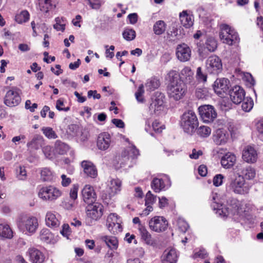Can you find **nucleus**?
<instances>
[{"label": "nucleus", "mask_w": 263, "mask_h": 263, "mask_svg": "<svg viewBox=\"0 0 263 263\" xmlns=\"http://www.w3.org/2000/svg\"><path fill=\"white\" fill-rule=\"evenodd\" d=\"M211 205L215 213L221 217L228 216L231 213L235 215L236 213L240 215H246L250 212L255 211L256 208L254 205L251 203H246L245 205L238 204L236 205L237 209L234 211L230 209L229 208L224 207L219 202V196L217 193H212L211 197Z\"/></svg>", "instance_id": "f257e3e1"}, {"label": "nucleus", "mask_w": 263, "mask_h": 263, "mask_svg": "<svg viewBox=\"0 0 263 263\" xmlns=\"http://www.w3.org/2000/svg\"><path fill=\"white\" fill-rule=\"evenodd\" d=\"M198 124V119L195 113L192 110L185 112L181 116L180 125L184 132L192 135Z\"/></svg>", "instance_id": "f03ea898"}, {"label": "nucleus", "mask_w": 263, "mask_h": 263, "mask_svg": "<svg viewBox=\"0 0 263 263\" xmlns=\"http://www.w3.org/2000/svg\"><path fill=\"white\" fill-rule=\"evenodd\" d=\"M17 227L23 233L31 235L35 233L38 228V220L32 216H23L18 219Z\"/></svg>", "instance_id": "7ed1b4c3"}, {"label": "nucleus", "mask_w": 263, "mask_h": 263, "mask_svg": "<svg viewBox=\"0 0 263 263\" xmlns=\"http://www.w3.org/2000/svg\"><path fill=\"white\" fill-rule=\"evenodd\" d=\"M229 187L232 192L241 195L248 194L250 189L249 184L241 175H238L235 178L231 179Z\"/></svg>", "instance_id": "20e7f679"}, {"label": "nucleus", "mask_w": 263, "mask_h": 263, "mask_svg": "<svg viewBox=\"0 0 263 263\" xmlns=\"http://www.w3.org/2000/svg\"><path fill=\"white\" fill-rule=\"evenodd\" d=\"M61 195L62 191L53 185L43 186L38 192L39 198L46 201H54Z\"/></svg>", "instance_id": "39448f33"}, {"label": "nucleus", "mask_w": 263, "mask_h": 263, "mask_svg": "<svg viewBox=\"0 0 263 263\" xmlns=\"http://www.w3.org/2000/svg\"><path fill=\"white\" fill-rule=\"evenodd\" d=\"M21 94L20 88L16 87H9L5 96L4 104L10 107L17 106L21 102Z\"/></svg>", "instance_id": "423d86ee"}, {"label": "nucleus", "mask_w": 263, "mask_h": 263, "mask_svg": "<svg viewBox=\"0 0 263 263\" xmlns=\"http://www.w3.org/2000/svg\"><path fill=\"white\" fill-rule=\"evenodd\" d=\"M219 37L221 41L225 44L232 45L237 42L239 39L238 35L234 29L226 24L220 25Z\"/></svg>", "instance_id": "0eeeda50"}, {"label": "nucleus", "mask_w": 263, "mask_h": 263, "mask_svg": "<svg viewBox=\"0 0 263 263\" xmlns=\"http://www.w3.org/2000/svg\"><path fill=\"white\" fill-rule=\"evenodd\" d=\"M186 90L185 83H168L167 86L168 97L176 101L181 99L185 95Z\"/></svg>", "instance_id": "6e6552de"}, {"label": "nucleus", "mask_w": 263, "mask_h": 263, "mask_svg": "<svg viewBox=\"0 0 263 263\" xmlns=\"http://www.w3.org/2000/svg\"><path fill=\"white\" fill-rule=\"evenodd\" d=\"M200 116L205 123L213 122L217 117V113L214 107L210 105L200 106L198 108Z\"/></svg>", "instance_id": "1a4fd4ad"}, {"label": "nucleus", "mask_w": 263, "mask_h": 263, "mask_svg": "<svg viewBox=\"0 0 263 263\" xmlns=\"http://www.w3.org/2000/svg\"><path fill=\"white\" fill-rule=\"evenodd\" d=\"M103 206L100 203L93 202L88 204L86 207V215L91 220L97 221L103 215Z\"/></svg>", "instance_id": "9d476101"}, {"label": "nucleus", "mask_w": 263, "mask_h": 263, "mask_svg": "<svg viewBox=\"0 0 263 263\" xmlns=\"http://www.w3.org/2000/svg\"><path fill=\"white\" fill-rule=\"evenodd\" d=\"M148 224L151 230L160 233L166 230L168 222L164 217L156 216L149 221Z\"/></svg>", "instance_id": "9b49d317"}, {"label": "nucleus", "mask_w": 263, "mask_h": 263, "mask_svg": "<svg viewBox=\"0 0 263 263\" xmlns=\"http://www.w3.org/2000/svg\"><path fill=\"white\" fill-rule=\"evenodd\" d=\"M165 101V95L161 92H156L155 98L149 106V109L151 112H153L156 114H159L160 111L164 108Z\"/></svg>", "instance_id": "f8f14e48"}, {"label": "nucleus", "mask_w": 263, "mask_h": 263, "mask_svg": "<svg viewBox=\"0 0 263 263\" xmlns=\"http://www.w3.org/2000/svg\"><path fill=\"white\" fill-rule=\"evenodd\" d=\"M171 183L170 178L167 175H164L161 178H154L151 184V186L154 191L158 193L165 188L171 186Z\"/></svg>", "instance_id": "ddd939ff"}, {"label": "nucleus", "mask_w": 263, "mask_h": 263, "mask_svg": "<svg viewBox=\"0 0 263 263\" xmlns=\"http://www.w3.org/2000/svg\"><path fill=\"white\" fill-rule=\"evenodd\" d=\"M206 69L211 73L217 74L222 69L221 61L216 55L210 57L206 61Z\"/></svg>", "instance_id": "4468645a"}, {"label": "nucleus", "mask_w": 263, "mask_h": 263, "mask_svg": "<svg viewBox=\"0 0 263 263\" xmlns=\"http://www.w3.org/2000/svg\"><path fill=\"white\" fill-rule=\"evenodd\" d=\"M231 100L236 104L240 103L244 99L245 90L238 85H235L230 88L229 92Z\"/></svg>", "instance_id": "2eb2a0df"}, {"label": "nucleus", "mask_w": 263, "mask_h": 263, "mask_svg": "<svg viewBox=\"0 0 263 263\" xmlns=\"http://www.w3.org/2000/svg\"><path fill=\"white\" fill-rule=\"evenodd\" d=\"M82 195L83 201L88 204L95 202L96 200V194L93 187L90 185H85L82 190Z\"/></svg>", "instance_id": "dca6fc26"}, {"label": "nucleus", "mask_w": 263, "mask_h": 263, "mask_svg": "<svg viewBox=\"0 0 263 263\" xmlns=\"http://www.w3.org/2000/svg\"><path fill=\"white\" fill-rule=\"evenodd\" d=\"M47 226L51 228H56L60 224V215L55 212L48 211L45 216Z\"/></svg>", "instance_id": "f3484780"}, {"label": "nucleus", "mask_w": 263, "mask_h": 263, "mask_svg": "<svg viewBox=\"0 0 263 263\" xmlns=\"http://www.w3.org/2000/svg\"><path fill=\"white\" fill-rule=\"evenodd\" d=\"M176 54L179 61L186 62L191 57V50L187 45L183 44L178 45Z\"/></svg>", "instance_id": "a211bd4d"}, {"label": "nucleus", "mask_w": 263, "mask_h": 263, "mask_svg": "<svg viewBox=\"0 0 263 263\" xmlns=\"http://www.w3.org/2000/svg\"><path fill=\"white\" fill-rule=\"evenodd\" d=\"M242 158L247 163H254L257 161V154L253 147L247 146L242 151Z\"/></svg>", "instance_id": "6ab92c4d"}, {"label": "nucleus", "mask_w": 263, "mask_h": 263, "mask_svg": "<svg viewBox=\"0 0 263 263\" xmlns=\"http://www.w3.org/2000/svg\"><path fill=\"white\" fill-rule=\"evenodd\" d=\"M229 137V133L226 129L219 128L214 133L213 139L216 144L223 145L227 142Z\"/></svg>", "instance_id": "aec40b11"}, {"label": "nucleus", "mask_w": 263, "mask_h": 263, "mask_svg": "<svg viewBox=\"0 0 263 263\" xmlns=\"http://www.w3.org/2000/svg\"><path fill=\"white\" fill-rule=\"evenodd\" d=\"M111 142V136L108 133H102L99 135L97 139V146L102 151L107 149Z\"/></svg>", "instance_id": "412c9836"}, {"label": "nucleus", "mask_w": 263, "mask_h": 263, "mask_svg": "<svg viewBox=\"0 0 263 263\" xmlns=\"http://www.w3.org/2000/svg\"><path fill=\"white\" fill-rule=\"evenodd\" d=\"M81 166L83 172L88 177L95 178L98 176V171L92 162L88 160H84L81 162Z\"/></svg>", "instance_id": "4be33fe9"}, {"label": "nucleus", "mask_w": 263, "mask_h": 263, "mask_svg": "<svg viewBox=\"0 0 263 263\" xmlns=\"http://www.w3.org/2000/svg\"><path fill=\"white\" fill-rule=\"evenodd\" d=\"M178 255L176 250L174 248H168L163 253L161 256L162 263H176Z\"/></svg>", "instance_id": "5701e85b"}, {"label": "nucleus", "mask_w": 263, "mask_h": 263, "mask_svg": "<svg viewBox=\"0 0 263 263\" xmlns=\"http://www.w3.org/2000/svg\"><path fill=\"white\" fill-rule=\"evenodd\" d=\"M28 253L30 260L32 263H43L44 262L45 256L39 249L31 248L29 249Z\"/></svg>", "instance_id": "b1692460"}, {"label": "nucleus", "mask_w": 263, "mask_h": 263, "mask_svg": "<svg viewBox=\"0 0 263 263\" xmlns=\"http://www.w3.org/2000/svg\"><path fill=\"white\" fill-rule=\"evenodd\" d=\"M230 83H214L212 85L215 92L219 96L223 97L229 92L231 86Z\"/></svg>", "instance_id": "393cba45"}, {"label": "nucleus", "mask_w": 263, "mask_h": 263, "mask_svg": "<svg viewBox=\"0 0 263 263\" xmlns=\"http://www.w3.org/2000/svg\"><path fill=\"white\" fill-rule=\"evenodd\" d=\"M236 160V156L232 153L226 154L221 159V164L225 168H229L233 166Z\"/></svg>", "instance_id": "a878e982"}, {"label": "nucleus", "mask_w": 263, "mask_h": 263, "mask_svg": "<svg viewBox=\"0 0 263 263\" xmlns=\"http://www.w3.org/2000/svg\"><path fill=\"white\" fill-rule=\"evenodd\" d=\"M139 155V150L136 148L135 145H132L122 152V157L129 160L130 159L136 158Z\"/></svg>", "instance_id": "bb28decb"}, {"label": "nucleus", "mask_w": 263, "mask_h": 263, "mask_svg": "<svg viewBox=\"0 0 263 263\" xmlns=\"http://www.w3.org/2000/svg\"><path fill=\"white\" fill-rule=\"evenodd\" d=\"M39 237L42 241L47 243H54L55 241L53 234L47 228H44L41 230Z\"/></svg>", "instance_id": "cd10ccee"}, {"label": "nucleus", "mask_w": 263, "mask_h": 263, "mask_svg": "<svg viewBox=\"0 0 263 263\" xmlns=\"http://www.w3.org/2000/svg\"><path fill=\"white\" fill-rule=\"evenodd\" d=\"M13 237V232L10 226L5 223H0V237L11 239Z\"/></svg>", "instance_id": "c85d7f7f"}, {"label": "nucleus", "mask_w": 263, "mask_h": 263, "mask_svg": "<svg viewBox=\"0 0 263 263\" xmlns=\"http://www.w3.org/2000/svg\"><path fill=\"white\" fill-rule=\"evenodd\" d=\"M54 147L57 156L58 155H65L69 149V146L67 144L60 140H57L55 142Z\"/></svg>", "instance_id": "c756f323"}, {"label": "nucleus", "mask_w": 263, "mask_h": 263, "mask_svg": "<svg viewBox=\"0 0 263 263\" xmlns=\"http://www.w3.org/2000/svg\"><path fill=\"white\" fill-rule=\"evenodd\" d=\"M179 16L181 24L185 28H190L193 25V17L187 14L186 11L180 13Z\"/></svg>", "instance_id": "7c9ffc66"}, {"label": "nucleus", "mask_w": 263, "mask_h": 263, "mask_svg": "<svg viewBox=\"0 0 263 263\" xmlns=\"http://www.w3.org/2000/svg\"><path fill=\"white\" fill-rule=\"evenodd\" d=\"M43 138L39 135H35L32 139L27 144V146L30 149H38L41 146Z\"/></svg>", "instance_id": "2f4dec72"}, {"label": "nucleus", "mask_w": 263, "mask_h": 263, "mask_svg": "<svg viewBox=\"0 0 263 263\" xmlns=\"http://www.w3.org/2000/svg\"><path fill=\"white\" fill-rule=\"evenodd\" d=\"M166 28V24L163 21H157L154 25L153 31L155 34L161 35L163 34Z\"/></svg>", "instance_id": "473e14b6"}, {"label": "nucleus", "mask_w": 263, "mask_h": 263, "mask_svg": "<svg viewBox=\"0 0 263 263\" xmlns=\"http://www.w3.org/2000/svg\"><path fill=\"white\" fill-rule=\"evenodd\" d=\"M41 177L44 181H51L54 179V173L48 167L42 168L41 171Z\"/></svg>", "instance_id": "72a5a7b5"}, {"label": "nucleus", "mask_w": 263, "mask_h": 263, "mask_svg": "<svg viewBox=\"0 0 263 263\" xmlns=\"http://www.w3.org/2000/svg\"><path fill=\"white\" fill-rule=\"evenodd\" d=\"M241 173V175L244 177L245 179H246L247 180H252L256 176L255 170L250 166H248L243 168Z\"/></svg>", "instance_id": "f704fd0d"}, {"label": "nucleus", "mask_w": 263, "mask_h": 263, "mask_svg": "<svg viewBox=\"0 0 263 263\" xmlns=\"http://www.w3.org/2000/svg\"><path fill=\"white\" fill-rule=\"evenodd\" d=\"M102 240L105 242L109 248L115 249L117 248L118 242L116 237L104 236L102 237Z\"/></svg>", "instance_id": "c9c22d12"}, {"label": "nucleus", "mask_w": 263, "mask_h": 263, "mask_svg": "<svg viewBox=\"0 0 263 263\" xmlns=\"http://www.w3.org/2000/svg\"><path fill=\"white\" fill-rule=\"evenodd\" d=\"M182 80V82H190L192 81L193 78V72L189 67H185L183 68L181 71Z\"/></svg>", "instance_id": "e433bc0d"}, {"label": "nucleus", "mask_w": 263, "mask_h": 263, "mask_svg": "<svg viewBox=\"0 0 263 263\" xmlns=\"http://www.w3.org/2000/svg\"><path fill=\"white\" fill-rule=\"evenodd\" d=\"M181 80L182 77L175 70H171L165 77V80L168 82H178Z\"/></svg>", "instance_id": "4c0bfd02"}, {"label": "nucleus", "mask_w": 263, "mask_h": 263, "mask_svg": "<svg viewBox=\"0 0 263 263\" xmlns=\"http://www.w3.org/2000/svg\"><path fill=\"white\" fill-rule=\"evenodd\" d=\"M236 79L238 81H242L244 82H253L254 80L252 76L248 72L239 71L236 74Z\"/></svg>", "instance_id": "58836bf2"}, {"label": "nucleus", "mask_w": 263, "mask_h": 263, "mask_svg": "<svg viewBox=\"0 0 263 263\" xmlns=\"http://www.w3.org/2000/svg\"><path fill=\"white\" fill-rule=\"evenodd\" d=\"M196 129L197 135L202 138L208 137L211 134V128L208 126L202 125Z\"/></svg>", "instance_id": "ea45409f"}, {"label": "nucleus", "mask_w": 263, "mask_h": 263, "mask_svg": "<svg viewBox=\"0 0 263 263\" xmlns=\"http://www.w3.org/2000/svg\"><path fill=\"white\" fill-rule=\"evenodd\" d=\"M42 151L45 156L49 159H53L56 157L55 148L53 149L49 145H46L43 147Z\"/></svg>", "instance_id": "a19ab883"}, {"label": "nucleus", "mask_w": 263, "mask_h": 263, "mask_svg": "<svg viewBox=\"0 0 263 263\" xmlns=\"http://www.w3.org/2000/svg\"><path fill=\"white\" fill-rule=\"evenodd\" d=\"M41 130L44 136L49 139H55L58 138L56 133L50 127H43Z\"/></svg>", "instance_id": "79ce46f5"}, {"label": "nucleus", "mask_w": 263, "mask_h": 263, "mask_svg": "<svg viewBox=\"0 0 263 263\" xmlns=\"http://www.w3.org/2000/svg\"><path fill=\"white\" fill-rule=\"evenodd\" d=\"M29 14L26 10H23L15 15V21L18 24H22L28 21Z\"/></svg>", "instance_id": "37998d69"}, {"label": "nucleus", "mask_w": 263, "mask_h": 263, "mask_svg": "<svg viewBox=\"0 0 263 263\" xmlns=\"http://www.w3.org/2000/svg\"><path fill=\"white\" fill-rule=\"evenodd\" d=\"M241 105L242 109L246 112L250 111L254 105L253 100L249 97L244 98Z\"/></svg>", "instance_id": "c03bdc74"}, {"label": "nucleus", "mask_w": 263, "mask_h": 263, "mask_svg": "<svg viewBox=\"0 0 263 263\" xmlns=\"http://www.w3.org/2000/svg\"><path fill=\"white\" fill-rule=\"evenodd\" d=\"M122 183L119 179H114L110 182V189L114 193H117L121 189Z\"/></svg>", "instance_id": "a18cd8bd"}, {"label": "nucleus", "mask_w": 263, "mask_h": 263, "mask_svg": "<svg viewBox=\"0 0 263 263\" xmlns=\"http://www.w3.org/2000/svg\"><path fill=\"white\" fill-rule=\"evenodd\" d=\"M144 86L143 84H141L138 87L137 90L135 92V96L137 101L140 103H143L145 102V99L143 96L144 93Z\"/></svg>", "instance_id": "49530a36"}, {"label": "nucleus", "mask_w": 263, "mask_h": 263, "mask_svg": "<svg viewBox=\"0 0 263 263\" xmlns=\"http://www.w3.org/2000/svg\"><path fill=\"white\" fill-rule=\"evenodd\" d=\"M138 229L142 238L147 243H149L151 241V235L146 229L142 225H140Z\"/></svg>", "instance_id": "de8ad7c7"}, {"label": "nucleus", "mask_w": 263, "mask_h": 263, "mask_svg": "<svg viewBox=\"0 0 263 263\" xmlns=\"http://www.w3.org/2000/svg\"><path fill=\"white\" fill-rule=\"evenodd\" d=\"M123 38L127 41H132L136 37V32L132 29H125L122 33Z\"/></svg>", "instance_id": "09e8293b"}, {"label": "nucleus", "mask_w": 263, "mask_h": 263, "mask_svg": "<svg viewBox=\"0 0 263 263\" xmlns=\"http://www.w3.org/2000/svg\"><path fill=\"white\" fill-rule=\"evenodd\" d=\"M107 228L109 231L112 234H117L120 232L122 230L121 223H117V224L115 222L110 223V227H109L108 224H106Z\"/></svg>", "instance_id": "8fccbe9b"}, {"label": "nucleus", "mask_w": 263, "mask_h": 263, "mask_svg": "<svg viewBox=\"0 0 263 263\" xmlns=\"http://www.w3.org/2000/svg\"><path fill=\"white\" fill-rule=\"evenodd\" d=\"M177 226L178 230L182 232L185 233L189 228L187 223L182 218H178L177 221Z\"/></svg>", "instance_id": "3c124183"}, {"label": "nucleus", "mask_w": 263, "mask_h": 263, "mask_svg": "<svg viewBox=\"0 0 263 263\" xmlns=\"http://www.w3.org/2000/svg\"><path fill=\"white\" fill-rule=\"evenodd\" d=\"M196 95L198 99L205 98L209 95V89L204 87H198L196 90Z\"/></svg>", "instance_id": "603ef678"}, {"label": "nucleus", "mask_w": 263, "mask_h": 263, "mask_svg": "<svg viewBox=\"0 0 263 263\" xmlns=\"http://www.w3.org/2000/svg\"><path fill=\"white\" fill-rule=\"evenodd\" d=\"M114 222H115L116 224H117V223H121V220L120 217H119L116 214L111 213L108 215L107 218L106 224H108L110 227V223Z\"/></svg>", "instance_id": "864d4df0"}, {"label": "nucleus", "mask_w": 263, "mask_h": 263, "mask_svg": "<svg viewBox=\"0 0 263 263\" xmlns=\"http://www.w3.org/2000/svg\"><path fill=\"white\" fill-rule=\"evenodd\" d=\"M157 197L153 195L151 191H148L146 194L145 199V205H152L156 201Z\"/></svg>", "instance_id": "5fc2aeb1"}, {"label": "nucleus", "mask_w": 263, "mask_h": 263, "mask_svg": "<svg viewBox=\"0 0 263 263\" xmlns=\"http://www.w3.org/2000/svg\"><path fill=\"white\" fill-rule=\"evenodd\" d=\"M55 107L59 111L66 112L70 110L69 107H65L64 101L62 99H59L57 101Z\"/></svg>", "instance_id": "6e6d98bb"}, {"label": "nucleus", "mask_w": 263, "mask_h": 263, "mask_svg": "<svg viewBox=\"0 0 263 263\" xmlns=\"http://www.w3.org/2000/svg\"><path fill=\"white\" fill-rule=\"evenodd\" d=\"M217 48V43L213 39H209L206 43V48L211 52H213Z\"/></svg>", "instance_id": "4d7b16f0"}, {"label": "nucleus", "mask_w": 263, "mask_h": 263, "mask_svg": "<svg viewBox=\"0 0 263 263\" xmlns=\"http://www.w3.org/2000/svg\"><path fill=\"white\" fill-rule=\"evenodd\" d=\"M79 190L78 184H73L70 190L69 195L71 199L74 200L77 199L78 192Z\"/></svg>", "instance_id": "13d9d810"}, {"label": "nucleus", "mask_w": 263, "mask_h": 263, "mask_svg": "<svg viewBox=\"0 0 263 263\" xmlns=\"http://www.w3.org/2000/svg\"><path fill=\"white\" fill-rule=\"evenodd\" d=\"M224 177L221 174L216 175L213 180V184L216 186H219L221 185L223 183V180Z\"/></svg>", "instance_id": "bf43d9fd"}, {"label": "nucleus", "mask_w": 263, "mask_h": 263, "mask_svg": "<svg viewBox=\"0 0 263 263\" xmlns=\"http://www.w3.org/2000/svg\"><path fill=\"white\" fill-rule=\"evenodd\" d=\"M207 256V252L204 249H200L198 251L195 252L193 255L194 259L197 258H204Z\"/></svg>", "instance_id": "052dcab7"}, {"label": "nucleus", "mask_w": 263, "mask_h": 263, "mask_svg": "<svg viewBox=\"0 0 263 263\" xmlns=\"http://www.w3.org/2000/svg\"><path fill=\"white\" fill-rule=\"evenodd\" d=\"M144 86L146 91L151 92L159 87V83H144Z\"/></svg>", "instance_id": "680f3d73"}, {"label": "nucleus", "mask_w": 263, "mask_h": 263, "mask_svg": "<svg viewBox=\"0 0 263 263\" xmlns=\"http://www.w3.org/2000/svg\"><path fill=\"white\" fill-rule=\"evenodd\" d=\"M196 78L199 81H206V75L201 71V67H198L197 69Z\"/></svg>", "instance_id": "e2e57ef3"}, {"label": "nucleus", "mask_w": 263, "mask_h": 263, "mask_svg": "<svg viewBox=\"0 0 263 263\" xmlns=\"http://www.w3.org/2000/svg\"><path fill=\"white\" fill-rule=\"evenodd\" d=\"M152 127L154 131L157 133H161L164 128L163 125H161L159 122L155 120L153 122Z\"/></svg>", "instance_id": "0e129e2a"}, {"label": "nucleus", "mask_w": 263, "mask_h": 263, "mask_svg": "<svg viewBox=\"0 0 263 263\" xmlns=\"http://www.w3.org/2000/svg\"><path fill=\"white\" fill-rule=\"evenodd\" d=\"M89 4L90 5L92 9H98L100 8L102 5V1L101 0H87Z\"/></svg>", "instance_id": "69168bd1"}, {"label": "nucleus", "mask_w": 263, "mask_h": 263, "mask_svg": "<svg viewBox=\"0 0 263 263\" xmlns=\"http://www.w3.org/2000/svg\"><path fill=\"white\" fill-rule=\"evenodd\" d=\"M61 184L63 186L66 187L68 186L71 182V180L69 177H67L65 174L61 175Z\"/></svg>", "instance_id": "338daca9"}, {"label": "nucleus", "mask_w": 263, "mask_h": 263, "mask_svg": "<svg viewBox=\"0 0 263 263\" xmlns=\"http://www.w3.org/2000/svg\"><path fill=\"white\" fill-rule=\"evenodd\" d=\"M60 233L62 235L68 237L70 234L69 226L68 224H63L62 229L60 231Z\"/></svg>", "instance_id": "774afa93"}]
</instances>
